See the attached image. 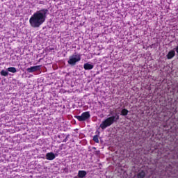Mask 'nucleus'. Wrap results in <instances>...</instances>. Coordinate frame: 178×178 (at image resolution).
Segmentation results:
<instances>
[{"label": "nucleus", "instance_id": "9b49d317", "mask_svg": "<svg viewBox=\"0 0 178 178\" xmlns=\"http://www.w3.org/2000/svg\"><path fill=\"white\" fill-rule=\"evenodd\" d=\"M8 72H10V73H17V70H16V67H10L7 69Z\"/></svg>", "mask_w": 178, "mask_h": 178}, {"label": "nucleus", "instance_id": "7ed1b4c3", "mask_svg": "<svg viewBox=\"0 0 178 178\" xmlns=\"http://www.w3.org/2000/svg\"><path fill=\"white\" fill-rule=\"evenodd\" d=\"M80 60H81V55L74 53L72 56H70L67 63L68 65H71V66H74Z\"/></svg>", "mask_w": 178, "mask_h": 178}, {"label": "nucleus", "instance_id": "a211bd4d", "mask_svg": "<svg viewBox=\"0 0 178 178\" xmlns=\"http://www.w3.org/2000/svg\"><path fill=\"white\" fill-rule=\"evenodd\" d=\"M92 149H97V147H92Z\"/></svg>", "mask_w": 178, "mask_h": 178}, {"label": "nucleus", "instance_id": "1a4fd4ad", "mask_svg": "<svg viewBox=\"0 0 178 178\" xmlns=\"http://www.w3.org/2000/svg\"><path fill=\"white\" fill-rule=\"evenodd\" d=\"M85 176H87V171L86 170H79L78 172V177L83 178Z\"/></svg>", "mask_w": 178, "mask_h": 178}, {"label": "nucleus", "instance_id": "ddd939ff", "mask_svg": "<svg viewBox=\"0 0 178 178\" xmlns=\"http://www.w3.org/2000/svg\"><path fill=\"white\" fill-rule=\"evenodd\" d=\"M93 141L95 143H97V144L99 143V139L98 138V135H95V136H93Z\"/></svg>", "mask_w": 178, "mask_h": 178}, {"label": "nucleus", "instance_id": "4468645a", "mask_svg": "<svg viewBox=\"0 0 178 178\" xmlns=\"http://www.w3.org/2000/svg\"><path fill=\"white\" fill-rule=\"evenodd\" d=\"M1 76H4L5 77H6V76H8V72L7 71H5V70H3L1 71L0 72Z\"/></svg>", "mask_w": 178, "mask_h": 178}, {"label": "nucleus", "instance_id": "20e7f679", "mask_svg": "<svg viewBox=\"0 0 178 178\" xmlns=\"http://www.w3.org/2000/svg\"><path fill=\"white\" fill-rule=\"evenodd\" d=\"M75 119H77L79 122H86V120H88L90 118H91V115L89 111H86L82 113L81 115H75Z\"/></svg>", "mask_w": 178, "mask_h": 178}, {"label": "nucleus", "instance_id": "f03ea898", "mask_svg": "<svg viewBox=\"0 0 178 178\" xmlns=\"http://www.w3.org/2000/svg\"><path fill=\"white\" fill-rule=\"evenodd\" d=\"M120 119V115L118 113H115V115L111 116L107 118L106 120L102 121L100 124L99 127L102 130H105L106 127H109V126H112L115 122H118Z\"/></svg>", "mask_w": 178, "mask_h": 178}, {"label": "nucleus", "instance_id": "f8f14e48", "mask_svg": "<svg viewBox=\"0 0 178 178\" xmlns=\"http://www.w3.org/2000/svg\"><path fill=\"white\" fill-rule=\"evenodd\" d=\"M127 115H129V110H127L126 108H123L121 111V115L122 116H127Z\"/></svg>", "mask_w": 178, "mask_h": 178}, {"label": "nucleus", "instance_id": "f3484780", "mask_svg": "<svg viewBox=\"0 0 178 178\" xmlns=\"http://www.w3.org/2000/svg\"><path fill=\"white\" fill-rule=\"evenodd\" d=\"M99 152H100L99 150L96 151V154L99 155Z\"/></svg>", "mask_w": 178, "mask_h": 178}, {"label": "nucleus", "instance_id": "2eb2a0df", "mask_svg": "<svg viewBox=\"0 0 178 178\" xmlns=\"http://www.w3.org/2000/svg\"><path fill=\"white\" fill-rule=\"evenodd\" d=\"M67 138H69V135H67L65 138L63 140V143H66L67 141Z\"/></svg>", "mask_w": 178, "mask_h": 178}, {"label": "nucleus", "instance_id": "9d476101", "mask_svg": "<svg viewBox=\"0 0 178 178\" xmlns=\"http://www.w3.org/2000/svg\"><path fill=\"white\" fill-rule=\"evenodd\" d=\"M137 178H144L145 177V172H144V170H142L140 172H139L137 175H136Z\"/></svg>", "mask_w": 178, "mask_h": 178}, {"label": "nucleus", "instance_id": "423d86ee", "mask_svg": "<svg viewBox=\"0 0 178 178\" xmlns=\"http://www.w3.org/2000/svg\"><path fill=\"white\" fill-rule=\"evenodd\" d=\"M55 158V154L53 152H49L46 154V159H47V161H54Z\"/></svg>", "mask_w": 178, "mask_h": 178}, {"label": "nucleus", "instance_id": "0eeeda50", "mask_svg": "<svg viewBox=\"0 0 178 178\" xmlns=\"http://www.w3.org/2000/svg\"><path fill=\"white\" fill-rule=\"evenodd\" d=\"M176 55V51L175 50L170 51L167 54V59H172V58H175Z\"/></svg>", "mask_w": 178, "mask_h": 178}, {"label": "nucleus", "instance_id": "39448f33", "mask_svg": "<svg viewBox=\"0 0 178 178\" xmlns=\"http://www.w3.org/2000/svg\"><path fill=\"white\" fill-rule=\"evenodd\" d=\"M40 69H41V65H36L29 67L26 69V70L29 73H34V72H38Z\"/></svg>", "mask_w": 178, "mask_h": 178}, {"label": "nucleus", "instance_id": "f257e3e1", "mask_svg": "<svg viewBox=\"0 0 178 178\" xmlns=\"http://www.w3.org/2000/svg\"><path fill=\"white\" fill-rule=\"evenodd\" d=\"M48 13H49V10L47 8H43L34 13L29 19L31 26L33 29H38L45 22Z\"/></svg>", "mask_w": 178, "mask_h": 178}, {"label": "nucleus", "instance_id": "6e6552de", "mask_svg": "<svg viewBox=\"0 0 178 178\" xmlns=\"http://www.w3.org/2000/svg\"><path fill=\"white\" fill-rule=\"evenodd\" d=\"M83 68L85 70H91L94 69V65L86 63L83 65Z\"/></svg>", "mask_w": 178, "mask_h": 178}, {"label": "nucleus", "instance_id": "dca6fc26", "mask_svg": "<svg viewBox=\"0 0 178 178\" xmlns=\"http://www.w3.org/2000/svg\"><path fill=\"white\" fill-rule=\"evenodd\" d=\"M48 49L49 52H51V51H54V49L53 47H49Z\"/></svg>", "mask_w": 178, "mask_h": 178}, {"label": "nucleus", "instance_id": "6ab92c4d", "mask_svg": "<svg viewBox=\"0 0 178 178\" xmlns=\"http://www.w3.org/2000/svg\"><path fill=\"white\" fill-rule=\"evenodd\" d=\"M110 114L112 115V112H110Z\"/></svg>", "mask_w": 178, "mask_h": 178}]
</instances>
